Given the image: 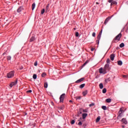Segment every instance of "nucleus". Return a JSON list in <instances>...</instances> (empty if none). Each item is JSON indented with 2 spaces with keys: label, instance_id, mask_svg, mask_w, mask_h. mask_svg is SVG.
<instances>
[{
  "label": "nucleus",
  "instance_id": "1",
  "mask_svg": "<svg viewBox=\"0 0 128 128\" xmlns=\"http://www.w3.org/2000/svg\"><path fill=\"white\" fill-rule=\"evenodd\" d=\"M110 70V64H106L104 66V69L102 68H100L99 69L100 74H106V70Z\"/></svg>",
  "mask_w": 128,
  "mask_h": 128
},
{
  "label": "nucleus",
  "instance_id": "2",
  "mask_svg": "<svg viewBox=\"0 0 128 128\" xmlns=\"http://www.w3.org/2000/svg\"><path fill=\"white\" fill-rule=\"evenodd\" d=\"M120 38H122V34L120 33L114 38L112 40V42H116V41L119 42V40H120Z\"/></svg>",
  "mask_w": 128,
  "mask_h": 128
},
{
  "label": "nucleus",
  "instance_id": "3",
  "mask_svg": "<svg viewBox=\"0 0 128 128\" xmlns=\"http://www.w3.org/2000/svg\"><path fill=\"white\" fill-rule=\"evenodd\" d=\"M14 70L11 71L7 74V78H14Z\"/></svg>",
  "mask_w": 128,
  "mask_h": 128
},
{
  "label": "nucleus",
  "instance_id": "4",
  "mask_svg": "<svg viewBox=\"0 0 128 128\" xmlns=\"http://www.w3.org/2000/svg\"><path fill=\"white\" fill-rule=\"evenodd\" d=\"M123 112L124 111L122 110V108H120L118 113V116L117 117L118 120H120L122 118Z\"/></svg>",
  "mask_w": 128,
  "mask_h": 128
},
{
  "label": "nucleus",
  "instance_id": "5",
  "mask_svg": "<svg viewBox=\"0 0 128 128\" xmlns=\"http://www.w3.org/2000/svg\"><path fill=\"white\" fill-rule=\"evenodd\" d=\"M64 96H66V94H63L60 96V102H63L64 100Z\"/></svg>",
  "mask_w": 128,
  "mask_h": 128
},
{
  "label": "nucleus",
  "instance_id": "6",
  "mask_svg": "<svg viewBox=\"0 0 128 128\" xmlns=\"http://www.w3.org/2000/svg\"><path fill=\"white\" fill-rule=\"evenodd\" d=\"M18 84V80H16L15 82H11V84L10 85V88H12L14 86H16Z\"/></svg>",
  "mask_w": 128,
  "mask_h": 128
},
{
  "label": "nucleus",
  "instance_id": "7",
  "mask_svg": "<svg viewBox=\"0 0 128 128\" xmlns=\"http://www.w3.org/2000/svg\"><path fill=\"white\" fill-rule=\"evenodd\" d=\"M84 78H81L78 80H77L76 82V84H80V82H84Z\"/></svg>",
  "mask_w": 128,
  "mask_h": 128
},
{
  "label": "nucleus",
  "instance_id": "8",
  "mask_svg": "<svg viewBox=\"0 0 128 128\" xmlns=\"http://www.w3.org/2000/svg\"><path fill=\"white\" fill-rule=\"evenodd\" d=\"M24 10V6H21L18 8L17 10V12H20L22 10Z\"/></svg>",
  "mask_w": 128,
  "mask_h": 128
},
{
  "label": "nucleus",
  "instance_id": "9",
  "mask_svg": "<svg viewBox=\"0 0 128 128\" xmlns=\"http://www.w3.org/2000/svg\"><path fill=\"white\" fill-rule=\"evenodd\" d=\"M110 18H112L110 16H109L108 18H106L104 22V24H106V23L110 20Z\"/></svg>",
  "mask_w": 128,
  "mask_h": 128
},
{
  "label": "nucleus",
  "instance_id": "10",
  "mask_svg": "<svg viewBox=\"0 0 128 128\" xmlns=\"http://www.w3.org/2000/svg\"><path fill=\"white\" fill-rule=\"evenodd\" d=\"M122 124H128V121H126V120L124 118H123L122 120Z\"/></svg>",
  "mask_w": 128,
  "mask_h": 128
},
{
  "label": "nucleus",
  "instance_id": "11",
  "mask_svg": "<svg viewBox=\"0 0 128 128\" xmlns=\"http://www.w3.org/2000/svg\"><path fill=\"white\" fill-rule=\"evenodd\" d=\"M50 12V4H48V5L46 6V12Z\"/></svg>",
  "mask_w": 128,
  "mask_h": 128
},
{
  "label": "nucleus",
  "instance_id": "12",
  "mask_svg": "<svg viewBox=\"0 0 128 128\" xmlns=\"http://www.w3.org/2000/svg\"><path fill=\"white\" fill-rule=\"evenodd\" d=\"M116 56L114 55V54H112L110 56V60L112 61V60H114V58H115Z\"/></svg>",
  "mask_w": 128,
  "mask_h": 128
},
{
  "label": "nucleus",
  "instance_id": "13",
  "mask_svg": "<svg viewBox=\"0 0 128 128\" xmlns=\"http://www.w3.org/2000/svg\"><path fill=\"white\" fill-rule=\"evenodd\" d=\"M82 118L84 120V118H86V116H88V114H86V113L83 114H82Z\"/></svg>",
  "mask_w": 128,
  "mask_h": 128
},
{
  "label": "nucleus",
  "instance_id": "14",
  "mask_svg": "<svg viewBox=\"0 0 128 128\" xmlns=\"http://www.w3.org/2000/svg\"><path fill=\"white\" fill-rule=\"evenodd\" d=\"M82 94L84 96H86V94H88V90H86L83 92Z\"/></svg>",
  "mask_w": 128,
  "mask_h": 128
},
{
  "label": "nucleus",
  "instance_id": "15",
  "mask_svg": "<svg viewBox=\"0 0 128 128\" xmlns=\"http://www.w3.org/2000/svg\"><path fill=\"white\" fill-rule=\"evenodd\" d=\"M99 86H100V90H102V88H104V85L102 84V83H100L99 84Z\"/></svg>",
  "mask_w": 128,
  "mask_h": 128
},
{
  "label": "nucleus",
  "instance_id": "16",
  "mask_svg": "<svg viewBox=\"0 0 128 128\" xmlns=\"http://www.w3.org/2000/svg\"><path fill=\"white\" fill-rule=\"evenodd\" d=\"M108 82H110V78H109L108 79L105 80L106 84H108Z\"/></svg>",
  "mask_w": 128,
  "mask_h": 128
},
{
  "label": "nucleus",
  "instance_id": "17",
  "mask_svg": "<svg viewBox=\"0 0 128 128\" xmlns=\"http://www.w3.org/2000/svg\"><path fill=\"white\" fill-rule=\"evenodd\" d=\"M34 8H36V3H33L32 4V10H34Z\"/></svg>",
  "mask_w": 128,
  "mask_h": 128
},
{
  "label": "nucleus",
  "instance_id": "18",
  "mask_svg": "<svg viewBox=\"0 0 128 128\" xmlns=\"http://www.w3.org/2000/svg\"><path fill=\"white\" fill-rule=\"evenodd\" d=\"M118 66H122V62L121 60L118 61Z\"/></svg>",
  "mask_w": 128,
  "mask_h": 128
},
{
  "label": "nucleus",
  "instance_id": "19",
  "mask_svg": "<svg viewBox=\"0 0 128 128\" xmlns=\"http://www.w3.org/2000/svg\"><path fill=\"white\" fill-rule=\"evenodd\" d=\"M84 86H86V84H80V88H84Z\"/></svg>",
  "mask_w": 128,
  "mask_h": 128
},
{
  "label": "nucleus",
  "instance_id": "20",
  "mask_svg": "<svg viewBox=\"0 0 128 128\" xmlns=\"http://www.w3.org/2000/svg\"><path fill=\"white\" fill-rule=\"evenodd\" d=\"M100 120V116H98L96 119V122H98Z\"/></svg>",
  "mask_w": 128,
  "mask_h": 128
},
{
  "label": "nucleus",
  "instance_id": "21",
  "mask_svg": "<svg viewBox=\"0 0 128 128\" xmlns=\"http://www.w3.org/2000/svg\"><path fill=\"white\" fill-rule=\"evenodd\" d=\"M106 102H112V99L111 98H107V99H106Z\"/></svg>",
  "mask_w": 128,
  "mask_h": 128
},
{
  "label": "nucleus",
  "instance_id": "22",
  "mask_svg": "<svg viewBox=\"0 0 128 128\" xmlns=\"http://www.w3.org/2000/svg\"><path fill=\"white\" fill-rule=\"evenodd\" d=\"M118 2H116V1H113L111 2V6H112L113 4H117Z\"/></svg>",
  "mask_w": 128,
  "mask_h": 128
},
{
  "label": "nucleus",
  "instance_id": "23",
  "mask_svg": "<svg viewBox=\"0 0 128 128\" xmlns=\"http://www.w3.org/2000/svg\"><path fill=\"white\" fill-rule=\"evenodd\" d=\"M34 40H35L34 36H32V37L30 38V42H34Z\"/></svg>",
  "mask_w": 128,
  "mask_h": 128
},
{
  "label": "nucleus",
  "instance_id": "24",
  "mask_svg": "<svg viewBox=\"0 0 128 128\" xmlns=\"http://www.w3.org/2000/svg\"><path fill=\"white\" fill-rule=\"evenodd\" d=\"M88 63V60H86V62L82 66V67L84 68V66H86Z\"/></svg>",
  "mask_w": 128,
  "mask_h": 128
},
{
  "label": "nucleus",
  "instance_id": "25",
  "mask_svg": "<svg viewBox=\"0 0 128 128\" xmlns=\"http://www.w3.org/2000/svg\"><path fill=\"white\" fill-rule=\"evenodd\" d=\"M120 48H124V43H121L120 44Z\"/></svg>",
  "mask_w": 128,
  "mask_h": 128
},
{
  "label": "nucleus",
  "instance_id": "26",
  "mask_svg": "<svg viewBox=\"0 0 128 128\" xmlns=\"http://www.w3.org/2000/svg\"><path fill=\"white\" fill-rule=\"evenodd\" d=\"M106 88H104L102 90V93H103V94H106Z\"/></svg>",
  "mask_w": 128,
  "mask_h": 128
},
{
  "label": "nucleus",
  "instance_id": "27",
  "mask_svg": "<svg viewBox=\"0 0 128 128\" xmlns=\"http://www.w3.org/2000/svg\"><path fill=\"white\" fill-rule=\"evenodd\" d=\"M102 108L104 110H106V106H102Z\"/></svg>",
  "mask_w": 128,
  "mask_h": 128
},
{
  "label": "nucleus",
  "instance_id": "28",
  "mask_svg": "<svg viewBox=\"0 0 128 128\" xmlns=\"http://www.w3.org/2000/svg\"><path fill=\"white\" fill-rule=\"evenodd\" d=\"M44 12H46V10H44V8H43L41 11V14H44Z\"/></svg>",
  "mask_w": 128,
  "mask_h": 128
},
{
  "label": "nucleus",
  "instance_id": "29",
  "mask_svg": "<svg viewBox=\"0 0 128 128\" xmlns=\"http://www.w3.org/2000/svg\"><path fill=\"white\" fill-rule=\"evenodd\" d=\"M76 100H80L82 98V97L80 96H78L77 97H76Z\"/></svg>",
  "mask_w": 128,
  "mask_h": 128
},
{
  "label": "nucleus",
  "instance_id": "30",
  "mask_svg": "<svg viewBox=\"0 0 128 128\" xmlns=\"http://www.w3.org/2000/svg\"><path fill=\"white\" fill-rule=\"evenodd\" d=\"M46 76V74L44 72L42 73V78H44V76Z\"/></svg>",
  "mask_w": 128,
  "mask_h": 128
},
{
  "label": "nucleus",
  "instance_id": "31",
  "mask_svg": "<svg viewBox=\"0 0 128 128\" xmlns=\"http://www.w3.org/2000/svg\"><path fill=\"white\" fill-rule=\"evenodd\" d=\"M33 78H34V80H36V74H34L33 75Z\"/></svg>",
  "mask_w": 128,
  "mask_h": 128
},
{
  "label": "nucleus",
  "instance_id": "32",
  "mask_svg": "<svg viewBox=\"0 0 128 128\" xmlns=\"http://www.w3.org/2000/svg\"><path fill=\"white\" fill-rule=\"evenodd\" d=\"M44 87L46 88H48V82H45L44 84Z\"/></svg>",
  "mask_w": 128,
  "mask_h": 128
},
{
  "label": "nucleus",
  "instance_id": "33",
  "mask_svg": "<svg viewBox=\"0 0 128 128\" xmlns=\"http://www.w3.org/2000/svg\"><path fill=\"white\" fill-rule=\"evenodd\" d=\"M11 58H12V57L10 56H7L8 60H10Z\"/></svg>",
  "mask_w": 128,
  "mask_h": 128
},
{
  "label": "nucleus",
  "instance_id": "34",
  "mask_svg": "<svg viewBox=\"0 0 128 128\" xmlns=\"http://www.w3.org/2000/svg\"><path fill=\"white\" fill-rule=\"evenodd\" d=\"M107 64H110V58H108L106 60Z\"/></svg>",
  "mask_w": 128,
  "mask_h": 128
},
{
  "label": "nucleus",
  "instance_id": "35",
  "mask_svg": "<svg viewBox=\"0 0 128 128\" xmlns=\"http://www.w3.org/2000/svg\"><path fill=\"white\" fill-rule=\"evenodd\" d=\"M71 124H74V120H72L70 122Z\"/></svg>",
  "mask_w": 128,
  "mask_h": 128
},
{
  "label": "nucleus",
  "instance_id": "36",
  "mask_svg": "<svg viewBox=\"0 0 128 128\" xmlns=\"http://www.w3.org/2000/svg\"><path fill=\"white\" fill-rule=\"evenodd\" d=\"M100 36H102L100 35H98V38H97L98 40H100Z\"/></svg>",
  "mask_w": 128,
  "mask_h": 128
},
{
  "label": "nucleus",
  "instance_id": "37",
  "mask_svg": "<svg viewBox=\"0 0 128 128\" xmlns=\"http://www.w3.org/2000/svg\"><path fill=\"white\" fill-rule=\"evenodd\" d=\"M102 30L101 31L99 32L98 35L102 36Z\"/></svg>",
  "mask_w": 128,
  "mask_h": 128
},
{
  "label": "nucleus",
  "instance_id": "38",
  "mask_svg": "<svg viewBox=\"0 0 128 128\" xmlns=\"http://www.w3.org/2000/svg\"><path fill=\"white\" fill-rule=\"evenodd\" d=\"M94 106V104L92 103L91 104H90L89 106Z\"/></svg>",
  "mask_w": 128,
  "mask_h": 128
},
{
  "label": "nucleus",
  "instance_id": "39",
  "mask_svg": "<svg viewBox=\"0 0 128 128\" xmlns=\"http://www.w3.org/2000/svg\"><path fill=\"white\" fill-rule=\"evenodd\" d=\"M79 34H78V32H76V36L78 37V36Z\"/></svg>",
  "mask_w": 128,
  "mask_h": 128
},
{
  "label": "nucleus",
  "instance_id": "40",
  "mask_svg": "<svg viewBox=\"0 0 128 128\" xmlns=\"http://www.w3.org/2000/svg\"><path fill=\"white\" fill-rule=\"evenodd\" d=\"M83 112H88V110H86V109L84 110Z\"/></svg>",
  "mask_w": 128,
  "mask_h": 128
},
{
  "label": "nucleus",
  "instance_id": "41",
  "mask_svg": "<svg viewBox=\"0 0 128 128\" xmlns=\"http://www.w3.org/2000/svg\"><path fill=\"white\" fill-rule=\"evenodd\" d=\"M82 122H80L78 123V126H82Z\"/></svg>",
  "mask_w": 128,
  "mask_h": 128
},
{
  "label": "nucleus",
  "instance_id": "42",
  "mask_svg": "<svg viewBox=\"0 0 128 128\" xmlns=\"http://www.w3.org/2000/svg\"><path fill=\"white\" fill-rule=\"evenodd\" d=\"M122 76L124 78H128V76L126 75H123Z\"/></svg>",
  "mask_w": 128,
  "mask_h": 128
},
{
  "label": "nucleus",
  "instance_id": "43",
  "mask_svg": "<svg viewBox=\"0 0 128 128\" xmlns=\"http://www.w3.org/2000/svg\"><path fill=\"white\" fill-rule=\"evenodd\" d=\"M92 36L94 37L96 36V32H94L92 34Z\"/></svg>",
  "mask_w": 128,
  "mask_h": 128
},
{
  "label": "nucleus",
  "instance_id": "44",
  "mask_svg": "<svg viewBox=\"0 0 128 128\" xmlns=\"http://www.w3.org/2000/svg\"><path fill=\"white\" fill-rule=\"evenodd\" d=\"M34 66H38V62H35L34 64Z\"/></svg>",
  "mask_w": 128,
  "mask_h": 128
},
{
  "label": "nucleus",
  "instance_id": "45",
  "mask_svg": "<svg viewBox=\"0 0 128 128\" xmlns=\"http://www.w3.org/2000/svg\"><path fill=\"white\" fill-rule=\"evenodd\" d=\"M96 42L98 43V44H100V40H96Z\"/></svg>",
  "mask_w": 128,
  "mask_h": 128
},
{
  "label": "nucleus",
  "instance_id": "46",
  "mask_svg": "<svg viewBox=\"0 0 128 128\" xmlns=\"http://www.w3.org/2000/svg\"><path fill=\"white\" fill-rule=\"evenodd\" d=\"M94 48H91V51L94 52Z\"/></svg>",
  "mask_w": 128,
  "mask_h": 128
},
{
  "label": "nucleus",
  "instance_id": "47",
  "mask_svg": "<svg viewBox=\"0 0 128 128\" xmlns=\"http://www.w3.org/2000/svg\"><path fill=\"white\" fill-rule=\"evenodd\" d=\"M32 90H28L26 92H32Z\"/></svg>",
  "mask_w": 128,
  "mask_h": 128
},
{
  "label": "nucleus",
  "instance_id": "48",
  "mask_svg": "<svg viewBox=\"0 0 128 128\" xmlns=\"http://www.w3.org/2000/svg\"><path fill=\"white\" fill-rule=\"evenodd\" d=\"M114 0H108V2L110 3L112 2Z\"/></svg>",
  "mask_w": 128,
  "mask_h": 128
},
{
  "label": "nucleus",
  "instance_id": "49",
  "mask_svg": "<svg viewBox=\"0 0 128 128\" xmlns=\"http://www.w3.org/2000/svg\"><path fill=\"white\" fill-rule=\"evenodd\" d=\"M96 4H100V3H98V2H96Z\"/></svg>",
  "mask_w": 128,
  "mask_h": 128
},
{
  "label": "nucleus",
  "instance_id": "50",
  "mask_svg": "<svg viewBox=\"0 0 128 128\" xmlns=\"http://www.w3.org/2000/svg\"><path fill=\"white\" fill-rule=\"evenodd\" d=\"M69 102H72V100H70Z\"/></svg>",
  "mask_w": 128,
  "mask_h": 128
},
{
  "label": "nucleus",
  "instance_id": "51",
  "mask_svg": "<svg viewBox=\"0 0 128 128\" xmlns=\"http://www.w3.org/2000/svg\"><path fill=\"white\" fill-rule=\"evenodd\" d=\"M23 68H24L22 67L20 68V70H22Z\"/></svg>",
  "mask_w": 128,
  "mask_h": 128
},
{
  "label": "nucleus",
  "instance_id": "52",
  "mask_svg": "<svg viewBox=\"0 0 128 128\" xmlns=\"http://www.w3.org/2000/svg\"><path fill=\"white\" fill-rule=\"evenodd\" d=\"M74 30H76V28H74Z\"/></svg>",
  "mask_w": 128,
  "mask_h": 128
},
{
  "label": "nucleus",
  "instance_id": "53",
  "mask_svg": "<svg viewBox=\"0 0 128 128\" xmlns=\"http://www.w3.org/2000/svg\"><path fill=\"white\" fill-rule=\"evenodd\" d=\"M122 128H124V126H122Z\"/></svg>",
  "mask_w": 128,
  "mask_h": 128
}]
</instances>
